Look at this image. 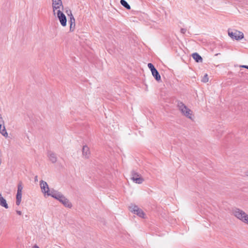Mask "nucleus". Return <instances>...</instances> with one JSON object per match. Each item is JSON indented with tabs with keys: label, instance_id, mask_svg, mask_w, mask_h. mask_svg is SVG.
Wrapping results in <instances>:
<instances>
[{
	"label": "nucleus",
	"instance_id": "obj_16",
	"mask_svg": "<svg viewBox=\"0 0 248 248\" xmlns=\"http://www.w3.org/2000/svg\"><path fill=\"white\" fill-rule=\"evenodd\" d=\"M0 205L5 207L6 209L8 208V204L5 199L1 196H0Z\"/></svg>",
	"mask_w": 248,
	"mask_h": 248
},
{
	"label": "nucleus",
	"instance_id": "obj_28",
	"mask_svg": "<svg viewBox=\"0 0 248 248\" xmlns=\"http://www.w3.org/2000/svg\"><path fill=\"white\" fill-rule=\"evenodd\" d=\"M1 195H2V194H1V192H0V196Z\"/></svg>",
	"mask_w": 248,
	"mask_h": 248
},
{
	"label": "nucleus",
	"instance_id": "obj_13",
	"mask_svg": "<svg viewBox=\"0 0 248 248\" xmlns=\"http://www.w3.org/2000/svg\"><path fill=\"white\" fill-rule=\"evenodd\" d=\"M22 191L20 190H17V193L16 195V204L19 205L21 202L22 199Z\"/></svg>",
	"mask_w": 248,
	"mask_h": 248
},
{
	"label": "nucleus",
	"instance_id": "obj_11",
	"mask_svg": "<svg viewBox=\"0 0 248 248\" xmlns=\"http://www.w3.org/2000/svg\"><path fill=\"white\" fill-rule=\"evenodd\" d=\"M82 155L85 158H88L90 155V152L89 148L86 146L84 145L82 148Z\"/></svg>",
	"mask_w": 248,
	"mask_h": 248
},
{
	"label": "nucleus",
	"instance_id": "obj_14",
	"mask_svg": "<svg viewBox=\"0 0 248 248\" xmlns=\"http://www.w3.org/2000/svg\"><path fill=\"white\" fill-rule=\"evenodd\" d=\"M48 157L52 163H55L57 161V157L56 155L52 152L48 153Z\"/></svg>",
	"mask_w": 248,
	"mask_h": 248
},
{
	"label": "nucleus",
	"instance_id": "obj_1",
	"mask_svg": "<svg viewBox=\"0 0 248 248\" xmlns=\"http://www.w3.org/2000/svg\"><path fill=\"white\" fill-rule=\"evenodd\" d=\"M232 213L236 218L248 224V214L245 211L238 208H234L232 210Z\"/></svg>",
	"mask_w": 248,
	"mask_h": 248
},
{
	"label": "nucleus",
	"instance_id": "obj_22",
	"mask_svg": "<svg viewBox=\"0 0 248 248\" xmlns=\"http://www.w3.org/2000/svg\"><path fill=\"white\" fill-rule=\"evenodd\" d=\"M186 29H181V32L183 34H185L186 32Z\"/></svg>",
	"mask_w": 248,
	"mask_h": 248
},
{
	"label": "nucleus",
	"instance_id": "obj_17",
	"mask_svg": "<svg viewBox=\"0 0 248 248\" xmlns=\"http://www.w3.org/2000/svg\"><path fill=\"white\" fill-rule=\"evenodd\" d=\"M152 74L153 77L157 81H158L161 80V77L156 69L154 71H153V72H152Z\"/></svg>",
	"mask_w": 248,
	"mask_h": 248
},
{
	"label": "nucleus",
	"instance_id": "obj_5",
	"mask_svg": "<svg viewBox=\"0 0 248 248\" xmlns=\"http://www.w3.org/2000/svg\"><path fill=\"white\" fill-rule=\"evenodd\" d=\"M52 7L54 15H56L59 11H62L63 6L62 0H52Z\"/></svg>",
	"mask_w": 248,
	"mask_h": 248
},
{
	"label": "nucleus",
	"instance_id": "obj_12",
	"mask_svg": "<svg viewBox=\"0 0 248 248\" xmlns=\"http://www.w3.org/2000/svg\"><path fill=\"white\" fill-rule=\"evenodd\" d=\"M2 123H3L2 120L0 121V133L5 137H7L8 133L6 132L5 126L2 125Z\"/></svg>",
	"mask_w": 248,
	"mask_h": 248
},
{
	"label": "nucleus",
	"instance_id": "obj_7",
	"mask_svg": "<svg viewBox=\"0 0 248 248\" xmlns=\"http://www.w3.org/2000/svg\"><path fill=\"white\" fill-rule=\"evenodd\" d=\"M228 35L231 38L236 40H239L244 38L243 33L237 30L233 31H228Z\"/></svg>",
	"mask_w": 248,
	"mask_h": 248
},
{
	"label": "nucleus",
	"instance_id": "obj_27",
	"mask_svg": "<svg viewBox=\"0 0 248 248\" xmlns=\"http://www.w3.org/2000/svg\"><path fill=\"white\" fill-rule=\"evenodd\" d=\"M247 175L248 176V171L247 172Z\"/></svg>",
	"mask_w": 248,
	"mask_h": 248
},
{
	"label": "nucleus",
	"instance_id": "obj_24",
	"mask_svg": "<svg viewBox=\"0 0 248 248\" xmlns=\"http://www.w3.org/2000/svg\"><path fill=\"white\" fill-rule=\"evenodd\" d=\"M242 67L248 69V66L247 65H242L241 66Z\"/></svg>",
	"mask_w": 248,
	"mask_h": 248
},
{
	"label": "nucleus",
	"instance_id": "obj_2",
	"mask_svg": "<svg viewBox=\"0 0 248 248\" xmlns=\"http://www.w3.org/2000/svg\"><path fill=\"white\" fill-rule=\"evenodd\" d=\"M177 106L183 115L190 119H192V111L182 102L178 101Z\"/></svg>",
	"mask_w": 248,
	"mask_h": 248
},
{
	"label": "nucleus",
	"instance_id": "obj_3",
	"mask_svg": "<svg viewBox=\"0 0 248 248\" xmlns=\"http://www.w3.org/2000/svg\"><path fill=\"white\" fill-rule=\"evenodd\" d=\"M53 198L57 199L61 202L65 207L71 208L72 207V203L68 199L64 197L61 192L57 191L53 196Z\"/></svg>",
	"mask_w": 248,
	"mask_h": 248
},
{
	"label": "nucleus",
	"instance_id": "obj_4",
	"mask_svg": "<svg viewBox=\"0 0 248 248\" xmlns=\"http://www.w3.org/2000/svg\"><path fill=\"white\" fill-rule=\"evenodd\" d=\"M40 186L42 193L45 195H46L53 197L57 192L56 190L53 189L50 190L47 183L43 180L40 181Z\"/></svg>",
	"mask_w": 248,
	"mask_h": 248
},
{
	"label": "nucleus",
	"instance_id": "obj_21",
	"mask_svg": "<svg viewBox=\"0 0 248 248\" xmlns=\"http://www.w3.org/2000/svg\"><path fill=\"white\" fill-rule=\"evenodd\" d=\"M23 188V187L22 186V182H19V183L18 184V186H17V190L22 191Z\"/></svg>",
	"mask_w": 248,
	"mask_h": 248
},
{
	"label": "nucleus",
	"instance_id": "obj_6",
	"mask_svg": "<svg viewBox=\"0 0 248 248\" xmlns=\"http://www.w3.org/2000/svg\"><path fill=\"white\" fill-rule=\"evenodd\" d=\"M130 211L140 217L145 218V214L143 210L136 205H132L129 207Z\"/></svg>",
	"mask_w": 248,
	"mask_h": 248
},
{
	"label": "nucleus",
	"instance_id": "obj_20",
	"mask_svg": "<svg viewBox=\"0 0 248 248\" xmlns=\"http://www.w3.org/2000/svg\"><path fill=\"white\" fill-rule=\"evenodd\" d=\"M202 81L204 82V83H206V82H207L208 81V78L207 74H205L203 76V77L202 78Z\"/></svg>",
	"mask_w": 248,
	"mask_h": 248
},
{
	"label": "nucleus",
	"instance_id": "obj_23",
	"mask_svg": "<svg viewBox=\"0 0 248 248\" xmlns=\"http://www.w3.org/2000/svg\"><path fill=\"white\" fill-rule=\"evenodd\" d=\"M16 213H17V214L18 215H21V214H22L21 212V211H16Z\"/></svg>",
	"mask_w": 248,
	"mask_h": 248
},
{
	"label": "nucleus",
	"instance_id": "obj_8",
	"mask_svg": "<svg viewBox=\"0 0 248 248\" xmlns=\"http://www.w3.org/2000/svg\"><path fill=\"white\" fill-rule=\"evenodd\" d=\"M131 179L134 182L138 184H142L144 181V179L141 175L135 171L131 172Z\"/></svg>",
	"mask_w": 248,
	"mask_h": 248
},
{
	"label": "nucleus",
	"instance_id": "obj_9",
	"mask_svg": "<svg viewBox=\"0 0 248 248\" xmlns=\"http://www.w3.org/2000/svg\"><path fill=\"white\" fill-rule=\"evenodd\" d=\"M56 15H57L61 25L63 27L66 26L67 24V19L65 15L62 11H59L58 13H56Z\"/></svg>",
	"mask_w": 248,
	"mask_h": 248
},
{
	"label": "nucleus",
	"instance_id": "obj_15",
	"mask_svg": "<svg viewBox=\"0 0 248 248\" xmlns=\"http://www.w3.org/2000/svg\"><path fill=\"white\" fill-rule=\"evenodd\" d=\"M192 58L197 62H201L202 61V58L197 53H194L192 54Z\"/></svg>",
	"mask_w": 248,
	"mask_h": 248
},
{
	"label": "nucleus",
	"instance_id": "obj_19",
	"mask_svg": "<svg viewBox=\"0 0 248 248\" xmlns=\"http://www.w3.org/2000/svg\"><path fill=\"white\" fill-rule=\"evenodd\" d=\"M148 67L151 71V72H153V71H154L156 69L154 67V65L151 63H149L148 64Z\"/></svg>",
	"mask_w": 248,
	"mask_h": 248
},
{
	"label": "nucleus",
	"instance_id": "obj_26",
	"mask_svg": "<svg viewBox=\"0 0 248 248\" xmlns=\"http://www.w3.org/2000/svg\"><path fill=\"white\" fill-rule=\"evenodd\" d=\"M37 181V176H36L35 177V181Z\"/></svg>",
	"mask_w": 248,
	"mask_h": 248
},
{
	"label": "nucleus",
	"instance_id": "obj_25",
	"mask_svg": "<svg viewBox=\"0 0 248 248\" xmlns=\"http://www.w3.org/2000/svg\"><path fill=\"white\" fill-rule=\"evenodd\" d=\"M32 248H39V247L37 245H35L33 246Z\"/></svg>",
	"mask_w": 248,
	"mask_h": 248
},
{
	"label": "nucleus",
	"instance_id": "obj_18",
	"mask_svg": "<svg viewBox=\"0 0 248 248\" xmlns=\"http://www.w3.org/2000/svg\"><path fill=\"white\" fill-rule=\"evenodd\" d=\"M120 3L122 5H123L124 7H125L128 10H129L131 8L130 6L125 0H121Z\"/></svg>",
	"mask_w": 248,
	"mask_h": 248
},
{
	"label": "nucleus",
	"instance_id": "obj_10",
	"mask_svg": "<svg viewBox=\"0 0 248 248\" xmlns=\"http://www.w3.org/2000/svg\"><path fill=\"white\" fill-rule=\"evenodd\" d=\"M70 31H73L75 29L76 26V23H75V19L72 14L71 12H70Z\"/></svg>",
	"mask_w": 248,
	"mask_h": 248
}]
</instances>
